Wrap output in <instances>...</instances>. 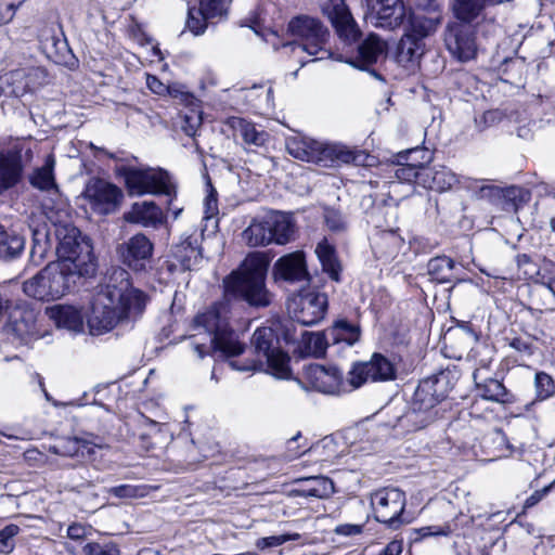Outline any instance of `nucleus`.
I'll list each match as a JSON object with an SVG mask.
<instances>
[{
	"label": "nucleus",
	"instance_id": "1",
	"mask_svg": "<svg viewBox=\"0 0 555 555\" xmlns=\"http://www.w3.org/2000/svg\"><path fill=\"white\" fill-rule=\"evenodd\" d=\"M269 261L261 253L249 254L238 269L222 281V298L198 312L193 319V328L208 334V344H194L199 359L210 353L231 358L243 353L244 345L230 324L233 305L245 301L254 308H266L272 295L266 285Z\"/></svg>",
	"mask_w": 555,
	"mask_h": 555
},
{
	"label": "nucleus",
	"instance_id": "2",
	"mask_svg": "<svg viewBox=\"0 0 555 555\" xmlns=\"http://www.w3.org/2000/svg\"><path fill=\"white\" fill-rule=\"evenodd\" d=\"M512 0H453L451 10L455 18L447 24L443 41L448 52L459 62L466 63L477 56V38L494 42L503 33L498 5Z\"/></svg>",
	"mask_w": 555,
	"mask_h": 555
},
{
	"label": "nucleus",
	"instance_id": "3",
	"mask_svg": "<svg viewBox=\"0 0 555 555\" xmlns=\"http://www.w3.org/2000/svg\"><path fill=\"white\" fill-rule=\"evenodd\" d=\"M147 296L132 287L130 274L122 268H113L106 283L94 296L88 326L92 335H102L118 323L137 319L145 309Z\"/></svg>",
	"mask_w": 555,
	"mask_h": 555
},
{
	"label": "nucleus",
	"instance_id": "4",
	"mask_svg": "<svg viewBox=\"0 0 555 555\" xmlns=\"http://www.w3.org/2000/svg\"><path fill=\"white\" fill-rule=\"evenodd\" d=\"M450 371L422 379L414 391L409 411L399 417V426L409 431L421 430L442 416L440 404L453 388Z\"/></svg>",
	"mask_w": 555,
	"mask_h": 555
},
{
	"label": "nucleus",
	"instance_id": "5",
	"mask_svg": "<svg viewBox=\"0 0 555 555\" xmlns=\"http://www.w3.org/2000/svg\"><path fill=\"white\" fill-rule=\"evenodd\" d=\"M53 228L57 262H66L69 269L79 271L80 275L92 276L96 263L90 238L72 223H54Z\"/></svg>",
	"mask_w": 555,
	"mask_h": 555
},
{
	"label": "nucleus",
	"instance_id": "6",
	"mask_svg": "<svg viewBox=\"0 0 555 555\" xmlns=\"http://www.w3.org/2000/svg\"><path fill=\"white\" fill-rule=\"evenodd\" d=\"M288 153L297 159L331 167L336 164L367 165L370 155L362 150L340 144H325L313 139L292 140L287 143Z\"/></svg>",
	"mask_w": 555,
	"mask_h": 555
},
{
	"label": "nucleus",
	"instance_id": "7",
	"mask_svg": "<svg viewBox=\"0 0 555 555\" xmlns=\"http://www.w3.org/2000/svg\"><path fill=\"white\" fill-rule=\"evenodd\" d=\"M87 275L69 269L66 262L52 261L40 270L35 276L23 283V291L28 297L37 300L50 301L63 297L66 293Z\"/></svg>",
	"mask_w": 555,
	"mask_h": 555
},
{
	"label": "nucleus",
	"instance_id": "8",
	"mask_svg": "<svg viewBox=\"0 0 555 555\" xmlns=\"http://www.w3.org/2000/svg\"><path fill=\"white\" fill-rule=\"evenodd\" d=\"M118 173L124 177L130 195L164 194L170 197L169 209H171L170 205L172 198L177 195V191L168 171L160 168L139 169L122 166L118 169Z\"/></svg>",
	"mask_w": 555,
	"mask_h": 555
},
{
	"label": "nucleus",
	"instance_id": "9",
	"mask_svg": "<svg viewBox=\"0 0 555 555\" xmlns=\"http://www.w3.org/2000/svg\"><path fill=\"white\" fill-rule=\"evenodd\" d=\"M287 30L292 36L299 38L301 42L294 41L284 47H292L293 51L298 48L309 55L321 53V56L313 59L311 62L331 56L330 50L326 49L330 31L320 20L308 15H298L289 21Z\"/></svg>",
	"mask_w": 555,
	"mask_h": 555
},
{
	"label": "nucleus",
	"instance_id": "10",
	"mask_svg": "<svg viewBox=\"0 0 555 555\" xmlns=\"http://www.w3.org/2000/svg\"><path fill=\"white\" fill-rule=\"evenodd\" d=\"M251 345L255 349V354L266 361L267 370L270 374L282 379L291 376V358L282 349L280 338L273 328H257L253 334Z\"/></svg>",
	"mask_w": 555,
	"mask_h": 555
},
{
	"label": "nucleus",
	"instance_id": "11",
	"mask_svg": "<svg viewBox=\"0 0 555 555\" xmlns=\"http://www.w3.org/2000/svg\"><path fill=\"white\" fill-rule=\"evenodd\" d=\"M371 505L375 519L389 529L397 530L411 520L404 513L406 495L399 488L386 487L376 490L371 495Z\"/></svg>",
	"mask_w": 555,
	"mask_h": 555
},
{
	"label": "nucleus",
	"instance_id": "12",
	"mask_svg": "<svg viewBox=\"0 0 555 555\" xmlns=\"http://www.w3.org/2000/svg\"><path fill=\"white\" fill-rule=\"evenodd\" d=\"M327 306L326 294L306 292L291 298L287 302V310L298 323L305 326H312L324 319Z\"/></svg>",
	"mask_w": 555,
	"mask_h": 555
},
{
	"label": "nucleus",
	"instance_id": "13",
	"mask_svg": "<svg viewBox=\"0 0 555 555\" xmlns=\"http://www.w3.org/2000/svg\"><path fill=\"white\" fill-rule=\"evenodd\" d=\"M395 364L382 353H374L367 362L353 364L349 371L351 388H359L366 382H387L396 378Z\"/></svg>",
	"mask_w": 555,
	"mask_h": 555
},
{
	"label": "nucleus",
	"instance_id": "14",
	"mask_svg": "<svg viewBox=\"0 0 555 555\" xmlns=\"http://www.w3.org/2000/svg\"><path fill=\"white\" fill-rule=\"evenodd\" d=\"M85 196L93 210L102 215H111L116 212L121 205L124 192L114 183L93 178L86 185Z\"/></svg>",
	"mask_w": 555,
	"mask_h": 555
},
{
	"label": "nucleus",
	"instance_id": "15",
	"mask_svg": "<svg viewBox=\"0 0 555 555\" xmlns=\"http://www.w3.org/2000/svg\"><path fill=\"white\" fill-rule=\"evenodd\" d=\"M306 377L314 390L327 395H339L354 389L349 384V377L345 380L343 372L333 365L311 364L306 370Z\"/></svg>",
	"mask_w": 555,
	"mask_h": 555
},
{
	"label": "nucleus",
	"instance_id": "16",
	"mask_svg": "<svg viewBox=\"0 0 555 555\" xmlns=\"http://www.w3.org/2000/svg\"><path fill=\"white\" fill-rule=\"evenodd\" d=\"M4 333L8 339L15 345H27L39 338L36 312L22 307L13 309L4 326Z\"/></svg>",
	"mask_w": 555,
	"mask_h": 555
},
{
	"label": "nucleus",
	"instance_id": "17",
	"mask_svg": "<svg viewBox=\"0 0 555 555\" xmlns=\"http://www.w3.org/2000/svg\"><path fill=\"white\" fill-rule=\"evenodd\" d=\"M121 262L135 272H142L150 267L154 244L143 233H137L117 248Z\"/></svg>",
	"mask_w": 555,
	"mask_h": 555
},
{
	"label": "nucleus",
	"instance_id": "18",
	"mask_svg": "<svg viewBox=\"0 0 555 555\" xmlns=\"http://www.w3.org/2000/svg\"><path fill=\"white\" fill-rule=\"evenodd\" d=\"M367 20L376 28L395 30L403 25L406 9L402 0H375L371 5Z\"/></svg>",
	"mask_w": 555,
	"mask_h": 555
},
{
	"label": "nucleus",
	"instance_id": "19",
	"mask_svg": "<svg viewBox=\"0 0 555 555\" xmlns=\"http://www.w3.org/2000/svg\"><path fill=\"white\" fill-rule=\"evenodd\" d=\"M274 279L289 283L310 282L307 269L306 255L302 250H296L280 257L273 264Z\"/></svg>",
	"mask_w": 555,
	"mask_h": 555
},
{
	"label": "nucleus",
	"instance_id": "20",
	"mask_svg": "<svg viewBox=\"0 0 555 555\" xmlns=\"http://www.w3.org/2000/svg\"><path fill=\"white\" fill-rule=\"evenodd\" d=\"M25 166L21 152H0V195L17 186L24 178Z\"/></svg>",
	"mask_w": 555,
	"mask_h": 555
},
{
	"label": "nucleus",
	"instance_id": "21",
	"mask_svg": "<svg viewBox=\"0 0 555 555\" xmlns=\"http://www.w3.org/2000/svg\"><path fill=\"white\" fill-rule=\"evenodd\" d=\"M387 44L377 35L370 34L361 41L357 51L346 59V63L362 70H366L371 65L377 63L380 56L386 52Z\"/></svg>",
	"mask_w": 555,
	"mask_h": 555
},
{
	"label": "nucleus",
	"instance_id": "22",
	"mask_svg": "<svg viewBox=\"0 0 555 555\" xmlns=\"http://www.w3.org/2000/svg\"><path fill=\"white\" fill-rule=\"evenodd\" d=\"M128 223L141 224L145 228H157L165 221L163 210L152 201L134 203L124 215Z\"/></svg>",
	"mask_w": 555,
	"mask_h": 555
},
{
	"label": "nucleus",
	"instance_id": "23",
	"mask_svg": "<svg viewBox=\"0 0 555 555\" xmlns=\"http://www.w3.org/2000/svg\"><path fill=\"white\" fill-rule=\"evenodd\" d=\"M441 20L439 10L411 12L405 34L420 39V41H424L426 37L436 31Z\"/></svg>",
	"mask_w": 555,
	"mask_h": 555
},
{
	"label": "nucleus",
	"instance_id": "24",
	"mask_svg": "<svg viewBox=\"0 0 555 555\" xmlns=\"http://www.w3.org/2000/svg\"><path fill=\"white\" fill-rule=\"evenodd\" d=\"M331 21L337 35L345 42L351 43L360 38L361 31L344 0H338V3L334 4Z\"/></svg>",
	"mask_w": 555,
	"mask_h": 555
},
{
	"label": "nucleus",
	"instance_id": "25",
	"mask_svg": "<svg viewBox=\"0 0 555 555\" xmlns=\"http://www.w3.org/2000/svg\"><path fill=\"white\" fill-rule=\"evenodd\" d=\"M425 52L424 41L404 34L397 44L396 62L406 69H414L418 66L420 60Z\"/></svg>",
	"mask_w": 555,
	"mask_h": 555
},
{
	"label": "nucleus",
	"instance_id": "26",
	"mask_svg": "<svg viewBox=\"0 0 555 555\" xmlns=\"http://www.w3.org/2000/svg\"><path fill=\"white\" fill-rule=\"evenodd\" d=\"M94 447L102 446L78 437H64L55 441L50 447V451L54 454L67 457H91L94 453Z\"/></svg>",
	"mask_w": 555,
	"mask_h": 555
},
{
	"label": "nucleus",
	"instance_id": "27",
	"mask_svg": "<svg viewBox=\"0 0 555 555\" xmlns=\"http://www.w3.org/2000/svg\"><path fill=\"white\" fill-rule=\"evenodd\" d=\"M171 254L182 270H192L202 259L197 235H188L181 242L173 245Z\"/></svg>",
	"mask_w": 555,
	"mask_h": 555
},
{
	"label": "nucleus",
	"instance_id": "28",
	"mask_svg": "<svg viewBox=\"0 0 555 555\" xmlns=\"http://www.w3.org/2000/svg\"><path fill=\"white\" fill-rule=\"evenodd\" d=\"M54 167L55 159L52 155H49L44 164L35 168L28 176L29 184L41 192L59 195L60 190L55 181Z\"/></svg>",
	"mask_w": 555,
	"mask_h": 555
},
{
	"label": "nucleus",
	"instance_id": "29",
	"mask_svg": "<svg viewBox=\"0 0 555 555\" xmlns=\"http://www.w3.org/2000/svg\"><path fill=\"white\" fill-rule=\"evenodd\" d=\"M479 372L476 370L473 374L476 389L479 396L488 401L498 403H509L513 401V395L506 389L502 382L499 379L488 377L483 380H478Z\"/></svg>",
	"mask_w": 555,
	"mask_h": 555
},
{
	"label": "nucleus",
	"instance_id": "30",
	"mask_svg": "<svg viewBox=\"0 0 555 555\" xmlns=\"http://www.w3.org/2000/svg\"><path fill=\"white\" fill-rule=\"evenodd\" d=\"M42 50L47 57L53 63L74 68L77 64V59L73 54L68 43L65 39H60L51 36L42 41Z\"/></svg>",
	"mask_w": 555,
	"mask_h": 555
},
{
	"label": "nucleus",
	"instance_id": "31",
	"mask_svg": "<svg viewBox=\"0 0 555 555\" xmlns=\"http://www.w3.org/2000/svg\"><path fill=\"white\" fill-rule=\"evenodd\" d=\"M421 186L437 192H443L451 189L459 182L457 177L447 167L439 169L425 166V173L421 176Z\"/></svg>",
	"mask_w": 555,
	"mask_h": 555
},
{
	"label": "nucleus",
	"instance_id": "32",
	"mask_svg": "<svg viewBox=\"0 0 555 555\" xmlns=\"http://www.w3.org/2000/svg\"><path fill=\"white\" fill-rule=\"evenodd\" d=\"M272 243L280 245L288 243L295 235V223L289 214L272 211L268 214Z\"/></svg>",
	"mask_w": 555,
	"mask_h": 555
},
{
	"label": "nucleus",
	"instance_id": "33",
	"mask_svg": "<svg viewBox=\"0 0 555 555\" xmlns=\"http://www.w3.org/2000/svg\"><path fill=\"white\" fill-rule=\"evenodd\" d=\"M24 248V236L0 223V259L14 260L22 255Z\"/></svg>",
	"mask_w": 555,
	"mask_h": 555
},
{
	"label": "nucleus",
	"instance_id": "34",
	"mask_svg": "<svg viewBox=\"0 0 555 555\" xmlns=\"http://www.w3.org/2000/svg\"><path fill=\"white\" fill-rule=\"evenodd\" d=\"M50 317L57 327H64L79 333L83 330V315L73 306H54L50 309Z\"/></svg>",
	"mask_w": 555,
	"mask_h": 555
},
{
	"label": "nucleus",
	"instance_id": "35",
	"mask_svg": "<svg viewBox=\"0 0 555 555\" xmlns=\"http://www.w3.org/2000/svg\"><path fill=\"white\" fill-rule=\"evenodd\" d=\"M296 492L304 498L327 499L335 492V487L328 477L313 476L302 480Z\"/></svg>",
	"mask_w": 555,
	"mask_h": 555
},
{
	"label": "nucleus",
	"instance_id": "36",
	"mask_svg": "<svg viewBox=\"0 0 555 555\" xmlns=\"http://www.w3.org/2000/svg\"><path fill=\"white\" fill-rule=\"evenodd\" d=\"M454 270L455 261L444 255L433 257L427 262V274L430 276V280L441 284L459 280Z\"/></svg>",
	"mask_w": 555,
	"mask_h": 555
},
{
	"label": "nucleus",
	"instance_id": "37",
	"mask_svg": "<svg viewBox=\"0 0 555 555\" xmlns=\"http://www.w3.org/2000/svg\"><path fill=\"white\" fill-rule=\"evenodd\" d=\"M268 215L262 219H254L243 233V240L251 247L266 246L272 243V233Z\"/></svg>",
	"mask_w": 555,
	"mask_h": 555
},
{
	"label": "nucleus",
	"instance_id": "38",
	"mask_svg": "<svg viewBox=\"0 0 555 555\" xmlns=\"http://www.w3.org/2000/svg\"><path fill=\"white\" fill-rule=\"evenodd\" d=\"M29 90L24 69L10 72L0 77V96L20 98Z\"/></svg>",
	"mask_w": 555,
	"mask_h": 555
},
{
	"label": "nucleus",
	"instance_id": "39",
	"mask_svg": "<svg viewBox=\"0 0 555 555\" xmlns=\"http://www.w3.org/2000/svg\"><path fill=\"white\" fill-rule=\"evenodd\" d=\"M230 125L236 132L240 133L244 143L247 145L260 147L263 146L269 139L268 132L258 130L253 122L247 121L244 118L232 117Z\"/></svg>",
	"mask_w": 555,
	"mask_h": 555
},
{
	"label": "nucleus",
	"instance_id": "40",
	"mask_svg": "<svg viewBox=\"0 0 555 555\" xmlns=\"http://www.w3.org/2000/svg\"><path fill=\"white\" fill-rule=\"evenodd\" d=\"M360 335V326L351 324L346 320H339L328 328V338L331 339L332 345L345 343L347 346H353L359 341Z\"/></svg>",
	"mask_w": 555,
	"mask_h": 555
},
{
	"label": "nucleus",
	"instance_id": "41",
	"mask_svg": "<svg viewBox=\"0 0 555 555\" xmlns=\"http://www.w3.org/2000/svg\"><path fill=\"white\" fill-rule=\"evenodd\" d=\"M478 195L480 198H488L489 201H495L505 197L512 201L518 199L519 202H525L529 196L528 192H526L521 188L511 186L503 190L496 185L490 184L480 185L478 190Z\"/></svg>",
	"mask_w": 555,
	"mask_h": 555
},
{
	"label": "nucleus",
	"instance_id": "42",
	"mask_svg": "<svg viewBox=\"0 0 555 555\" xmlns=\"http://www.w3.org/2000/svg\"><path fill=\"white\" fill-rule=\"evenodd\" d=\"M397 165L395 177L399 182L421 186V176L425 173V166L415 163H403L400 159H397Z\"/></svg>",
	"mask_w": 555,
	"mask_h": 555
},
{
	"label": "nucleus",
	"instance_id": "43",
	"mask_svg": "<svg viewBox=\"0 0 555 555\" xmlns=\"http://www.w3.org/2000/svg\"><path fill=\"white\" fill-rule=\"evenodd\" d=\"M302 340L306 348L317 358L322 357L327 347L332 345L328 338V328L324 332L308 333L302 335Z\"/></svg>",
	"mask_w": 555,
	"mask_h": 555
},
{
	"label": "nucleus",
	"instance_id": "44",
	"mask_svg": "<svg viewBox=\"0 0 555 555\" xmlns=\"http://www.w3.org/2000/svg\"><path fill=\"white\" fill-rule=\"evenodd\" d=\"M50 247L51 232L46 229H35L33 231V247L30 250L33 261L43 259Z\"/></svg>",
	"mask_w": 555,
	"mask_h": 555
},
{
	"label": "nucleus",
	"instance_id": "45",
	"mask_svg": "<svg viewBox=\"0 0 555 555\" xmlns=\"http://www.w3.org/2000/svg\"><path fill=\"white\" fill-rule=\"evenodd\" d=\"M232 0H199V8L205 17L222 20L228 15Z\"/></svg>",
	"mask_w": 555,
	"mask_h": 555
},
{
	"label": "nucleus",
	"instance_id": "46",
	"mask_svg": "<svg viewBox=\"0 0 555 555\" xmlns=\"http://www.w3.org/2000/svg\"><path fill=\"white\" fill-rule=\"evenodd\" d=\"M534 388L537 400L544 401L555 393V383L553 377L545 372H537L534 376Z\"/></svg>",
	"mask_w": 555,
	"mask_h": 555
},
{
	"label": "nucleus",
	"instance_id": "47",
	"mask_svg": "<svg viewBox=\"0 0 555 555\" xmlns=\"http://www.w3.org/2000/svg\"><path fill=\"white\" fill-rule=\"evenodd\" d=\"M209 21L214 20L210 17H205L201 12V8H198V10H196L194 7L188 8V18L185 26L192 34L196 36L204 34Z\"/></svg>",
	"mask_w": 555,
	"mask_h": 555
},
{
	"label": "nucleus",
	"instance_id": "48",
	"mask_svg": "<svg viewBox=\"0 0 555 555\" xmlns=\"http://www.w3.org/2000/svg\"><path fill=\"white\" fill-rule=\"evenodd\" d=\"M506 340L508 341V346L517 351L522 358L531 357L537 349L533 344V338L528 334L506 338Z\"/></svg>",
	"mask_w": 555,
	"mask_h": 555
},
{
	"label": "nucleus",
	"instance_id": "49",
	"mask_svg": "<svg viewBox=\"0 0 555 555\" xmlns=\"http://www.w3.org/2000/svg\"><path fill=\"white\" fill-rule=\"evenodd\" d=\"M21 529L17 525L10 524L0 529V553L9 554L15 547V537Z\"/></svg>",
	"mask_w": 555,
	"mask_h": 555
},
{
	"label": "nucleus",
	"instance_id": "50",
	"mask_svg": "<svg viewBox=\"0 0 555 555\" xmlns=\"http://www.w3.org/2000/svg\"><path fill=\"white\" fill-rule=\"evenodd\" d=\"M300 539L299 533H286V534H280V535H271V537H263L259 538L255 545L258 550L263 551L267 548H272L280 546L288 541H297Z\"/></svg>",
	"mask_w": 555,
	"mask_h": 555
},
{
	"label": "nucleus",
	"instance_id": "51",
	"mask_svg": "<svg viewBox=\"0 0 555 555\" xmlns=\"http://www.w3.org/2000/svg\"><path fill=\"white\" fill-rule=\"evenodd\" d=\"M85 555H120L118 545L114 542H90L82 547Z\"/></svg>",
	"mask_w": 555,
	"mask_h": 555
},
{
	"label": "nucleus",
	"instance_id": "52",
	"mask_svg": "<svg viewBox=\"0 0 555 555\" xmlns=\"http://www.w3.org/2000/svg\"><path fill=\"white\" fill-rule=\"evenodd\" d=\"M453 532V528L450 524L443 526H425L415 529L416 537L414 541L428 538V537H448Z\"/></svg>",
	"mask_w": 555,
	"mask_h": 555
},
{
	"label": "nucleus",
	"instance_id": "53",
	"mask_svg": "<svg viewBox=\"0 0 555 555\" xmlns=\"http://www.w3.org/2000/svg\"><path fill=\"white\" fill-rule=\"evenodd\" d=\"M397 159L403 163H415L425 166L430 160V156L426 150L415 147L398 153Z\"/></svg>",
	"mask_w": 555,
	"mask_h": 555
},
{
	"label": "nucleus",
	"instance_id": "54",
	"mask_svg": "<svg viewBox=\"0 0 555 555\" xmlns=\"http://www.w3.org/2000/svg\"><path fill=\"white\" fill-rule=\"evenodd\" d=\"M324 220L327 228L333 232H343L347 228V222L340 211L326 208L324 211Z\"/></svg>",
	"mask_w": 555,
	"mask_h": 555
},
{
	"label": "nucleus",
	"instance_id": "55",
	"mask_svg": "<svg viewBox=\"0 0 555 555\" xmlns=\"http://www.w3.org/2000/svg\"><path fill=\"white\" fill-rule=\"evenodd\" d=\"M21 4L22 2L15 4L9 0H0V26L12 21Z\"/></svg>",
	"mask_w": 555,
	"mask_h": 555
},
{
	"label": "nucleus",
	"instance_id": "56",
	"mask_svg": "<svg viewBox=\"0 0 555 555\" xmlns=\"http://www.w3.org/2000/svg\"><path fill=\"white\" fill-rule=\"evenodd\" d=\"M322 269L327 275L331 278V280L335 282L340 281V272H341V266L337 259V257H333L332 259H328L321 263Z\"/></svg>",
	"mask_w": 555,
	"mask_h": 555
},
{
	"label": "nucleus",
	"instance_id": "57",
	"mask_svg": "<svg viewBox=\"0 0 555 555\" xmlns=\"http://www.w3.org/2000/svg\"><path fill=\"white\" fill-rule=\"evenodd\" d=\"M315 253L321 263L336 256L335 248L325 240L317 245Z\"/></svg>",
	"mask_w": 555,
	"mask_h": 555
},
{
	"label": "nucleus",
	"instance_id": "58",
	"mask_svg": "<svg viewBox=\"0 0 555 555\" xmlns=\"http://www.w3.org/2000/svg\"><path fill=\"white\" fill-rule=\"evenodd\" d=\"M554 483L555 481L541 490L534 491L530 496L526 499L524 503V508L527 509L537 505L550 492Z\"/></svg>",
	"mask_w": 555,
	"mask_h": 555
},
{
	"label": "nucleus",
	"instance_id": "59",
	"mask_svg": "<svg viewBox=\"0 0 555 555\" xmlns=\"http://www.w3.org/2000/svg\"><path fill=\"white\" fill-rule=\"evenodd\" d=\"M90 527L74 522L67 528V537L72 540L79 541L87 537Z\"/></svg>",
	"mask_w": 555,
	"mask_h": 555
},
{
	"label": "nucleus",
	"instance_id": "60",
	"mask_svg": "<svg viewBox=\"0 0 555 555\" xmlns=\"http://www.w3.org/2000/svg\"><path fill=\"white\" fill-rule=\"evenodd\" d=\"M334 531L336 534H339V535L352 537V535H357V534L361 533L362 526L352 525V524H344V525L337 526Z\"/></svg>",
	"mask_w": 555,
	"mask_h": 555
},
{
	"label": "nucleus",
	"instance_id": "61",
	"mask_svg": "<svg viewBox=\"0 0 555 555\" xmlns=\"http://www.w3.org/2000/svg\"><path fill=\"white\" fill-rule=\"evenodd\" d=\"M111 493L117 498H133L137 495V489L130 485H120L112 488Z\"/></svg>",
	"mask_w": 555,
	"mask_h": 555
},
{
	"label": "nucleus",
	"instance_id": "62",
	"mask_svg": "<svg viewBox=\"0 0 555 555\" xmlns=\"http://www.w3.org/2000/svg\"><path fill=\"white\" fill-rule=\"evenodd\" d=\"M146 85L149 89L156 94H163L167 90V87L153 75L146 76Z\"/></svg>",
	"mask_w": 555,
	"mask_h": 555
},
{
	"label": "nucleus",
	"instance_id": "63",
	"mask_svg": "<svg viewBox=\"0 0 555 555\" xmlns=\"http://www.w3.org/2000/svg\"><path fill=\"white\" fill-rule=\"evenodd\" d=\"M403 545L401 541H390L378 555H401Z\"/></svg>",
	"mask_w": 555,
	"mask_h": 555
},
{
	"label": "nucleus",
	"instance_id": "64",
	"mask_svg": "<svg viewBox=\"0 0 555 555\" xmlns=\"http://www.w3.org/2000/svg\"><path fill=\"white\" fill-rule=\"evenodd\" d=\"M301 438V434L298 433L296 436H294L293 438H291L288 441H287V449L289 452H293V455L294 456H299L301 454H304L306 451H307V448L306 447H300V446H297V441Z\"/></svg>",
	"mask_w": 555,
	"mask_h": 555
}]
</instances>
